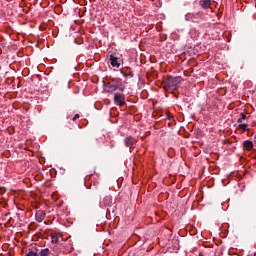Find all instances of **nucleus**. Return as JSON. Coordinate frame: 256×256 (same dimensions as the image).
I'll use <instances>...</instances> for the list:
<instances>
[{"mask_svg":"<svg viewBox=\"0 0 256 256\" xmlns=\"http://www.w3.org/2000/svg\"><path fill=\"white\" fill-rule=\"evenodd\" d=\"M43 219H45V212L39 210L36 212V221H38L39 223H41L43 221Z\"/></svg>","mask_w":256,"mask_h":256,"instance_id":"8","label":"nucleus"},{"mask_svg":"<svg viewBox=\"0 0 256 256\" xmlns=\"http://www.w3.org/2000/svg\"><path fill=\"white\" fill-rule=\"evenodd\" d=\"M243 147L246 151H251L253 149V142L250 140H246L243 143Z\"/></svg>","mask_w":256,"mask_h":256,"instance_id":"7","label":"nucleus"},{"mask_svg":"<svg viewBox=\"0 0 256 256\" xmlns=\"http://www.w3.org/2000/svg\"><path fill=\"white\" fill-rule=\"evenodd\" d=\"M107 89H108V93H114V91H117V86L115 84V82L112 81V83H109L107 85Z\"/></svg>","mask_w":256,"mask_h":256,"instance_id":"10","label":"nucleus"},{"mask_svg":"<svg viewBox=\"0 0 256 256\" xmlns=\"http://www.w3.org/2000/svg\"><path fill=\"white\" fill-rule=\"evenodd\" d=\"M193 17H195L193 13L186 14V21H193Z\"/></svg>","mask_w":256,"mask_h":256,"instance_id":"13","label":"nucleus"},{"mask_svg":"<svg viewBox=\"0 0 256 256\" xmlns=\"http://www.w3.org/2000/svg\"><path fill=\"white\" fill-rule=\"evenodd\" d=\"M111 203H113V199L111 198V196H105L100 202V207H109Z\"/></svg>","mask_w":256,"mask_h":256,"instance_id":"2","label":"nucleus"},{"mask_svg":"<svg viewBox=\"0 0 256 256\" xmlns=\"http://www.w3.org/2000/svg\"><path fill=\"white\" fill-rule=\"evenodd\" d=\"M124 143L126 145V147H133V145H135L137 143V139L128 136L124 139Z\"/></svg>","mask_w":256,"mask_h":256,"instance_id":"5","label":"nucleus"},{"mask_svg":"<svg viewBox=\"0 0 256 256\" xmlns=\"http://www.w3.org/2000/svg\"><path fill=\"white\" fill-rule=\"evenodd\" d=\"M52 243H59V236L52 235Z\"/></svg>","mask_w":256,"mask_h":256,"instance_id":"14","label":"nucleus"},{"mask_svg":"<svg viewBox=\"0 0 256 256\" xmlns=\"http://www.w3.org/2000/svg\"><path fill=\"white\" fill-rule=\"evenodd\" d=\"M241 115H242V117L240 119H242V120L246 119L245 114H241Z\"/></svg>","mask_w":256,"mask_h":256,"instance_id":"20","label":"nucleus"},{"mask_svg":"<svg viewBox=\"0 0 256 256\" xmlns=\"http://www.w3.org/2000/svg\"><path fill=\"white\" fill-rule=\"evenodd\" d=\"M199 5L202 9H209L211 8V5H213L212 0H200Z\"/></svg>","mask_w":256,"mask_h":256,"instance_id":"4","label":"nucleus"},{"mask_svg":"<svg viewBox=\"0 0 256 256\" xmlns=\"http://www.w3.org/2000/svg\"><path fill=\"white\" fill-rule=\"evenodd\" d=\"M89 179H91V175L85 177V181H89Z\"/></svg>","mask_w":256,"mask_h":256,"instance_id":"19","label":"nucleus"},{"mask_svg":"<svg viewBox=\"0 0 256 256\" xmlns=\"http://www.w3.org/2000/svg\"><path fill=\"white\" fill-rule=\"evenodd\" d=\"M39 256H49V249H42L39 253Z\"/></svg>","mask_w":256,"mask_h":256,"instance_id":"11","label":"nucleus"},{"mask_svg":"<svg viewBox=\"0 0 256 256\" xmlns=\"http://www.w3.org/2000/svg\"><path fill=\"white\" fill-rule=\"evenodd\" d=\"M239 129L241 130V131H243V133H245V131H247V127H248V125L247 124H239Z\"/></svg>","mask_w":256,"mask_h":256,"instance_id":"12","label":"nucleus"},{"mask_svg":"<svg viewBox=\"0 0 256 256\" xmlns=\"http://www.w3.org/2000/svg\"><path fill=\"white\" fill-rule=\"evenodd\" d=\"M110 63L112 65V67H119L121 64H119V61L117 59V57L110 55Z\"/></svg>","mask_w":256,"mask_h":256,"instance_id":"9","label":"nucleus"},{"mask_svg":"<svg viewBox=\"0 0 256 256\" xmlns=\"http://www.w3.org/2000/svg\"><path fill=\"white\" fill-rule=\"evenodd\" d=\"M113 83L116 85L118 91H125V82H123L121 79L117 78L113 80Z\"/></svg>","mask_w":256,"mask_h":256,"instance_id":"3","label":"nucleus"},{"mask_svg":"<svg viewBox=\"0 0 256 256\" xmlns=\"http://www.w3.org/2000/svg\"><path fill=\"white\" fill-rule=\"evenodd\" d=\"M79 114H75L74 117L72 118V121H77V119H79Z\"/></svg>","mask_w":256,"mask_h":256,"instance_id":"16","label":"nucleus"},{"mask_svg":"<svg viewBox=\"0 0 256 256\" xmlns=\"http://www.w3.org/2000/svg\"><path fill=\"white\" fill-rule=\"evenodd\" d=\"M169 87H177L179 85V78L171 77L167 81Z\"/></svg>","mask_w":256,"mask_h":256,"instance_id":"6","label":"nucleus"},{"mask_svg":"<svg viewBox=\"0 0 256 256\" xmlns=\"http://www.w3.org/2000/svg\"><path fill=\"white\" fill-rule=\"evenodd\" d=\"M237 122L240 123V125H243V120H242V118H239Z\"/></svg>","mask_w":256,"mask_h":256,"instance_id":"18","label":"nucleus"},{"mask_svg":"<svg viewBox=\"0 0 256 256\" xmlns=\"http://www.w3.org/2000/svg\"><path fill=\"white\" fill-rule=\"evenodd\" d=\"M167 119H173V115H171V114H167Z\"/></svg>","mask_w":256,"mask_h":256,"instance_id":"17","label":"nucleus"},{"mask_svg":"<svg viewBox=\"0 0 256 256\" xmlns=\"http://www.w3.org/2000/svg\"><path fill=\"white\" fill-rule=\"evenodd\" d=\"M114 103L118 105V107H123V105H125V94H122V93L114 94Z\"/></svg>","mask_w":256,"mask_h":256,"instance_id":"1","label":"nucleus"},{"mask_svg":"<svg viewBox=\"0 0 256 256\" xmlns=\"http://www.w3.org/2000/svg\"><path fill=\"white\" fill-rule=\"evenodd\" d=\"M25 256H37V252L30 250Z\"/></svg>","mask_w":256,"mask_h":256,"instance_id":"15","label":"nucleus"}]
</instances>
